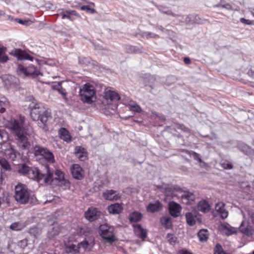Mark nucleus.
<instances>
[{"label": "nucleus", "instance_id": "nucleus-1", "mask_svg": "<svg viewBox=\"0 0 254 254\" xmlns=\"http://www.w3.org/2000/svg\"><path fill=\"white\" fill-rule=\"evenodd\" d=\"M22 120L11 119L8 122V128L15 136V140L18 147L23 150L30 151L31 144L29 140V135L25 129L22 127Z\"/></svg>", "mask_w": 254, "mask_h": 254}, {"label": "nucleus", "instance_id": "nucleus-2", "mask_svg": "<svg viewBox=\"0 0 254 254\" xmlns=\"http://www.w3.org/2000/svg\"><path fill=\"white\" fill-rule=\"evenodd\" d=\"M14 198L20 204H25L30 200V203H33L36 198L32 196L30 197V193L26 187L21 184H19L15 187Z\"/></svg>", "mask_w": 254, "mask_h": 254}, {"label": "nucleus", "instance_id": "nucleus-3", "mask_svg": "<svg viewBox=\"0 0 254 254\" xmlns=\"http://www.w3.org/2000/svg\"><path fill=\"white\" fill-rule=\"evenodd\" d=\"M79 95L83 102L91 103L96 99V92L94 86L89 83L85 84L80 89Z\"/></svg>", "mask_w": 254, "mask_h": 254}, {"label": "nucleus", "instance_id": "nucleus-4", "mask_svg": "<svg viewBox=\"0 0 254 254\" xmlns=\"http://www.w3.org/2000/svg\"><path fill=\"white\" fill-rule=\"evenodd\" d=\"M45 169V172H41L42 176L40 178V181L43 180L45 184L56 186H61L66 182V179H60L59 177L57 176L54 178L53 173L51 171L49 165H46Z\"/></svg>", "mask_w": 254, "mask_h": 254}, {"label": "nucleus", "instance_id": "nucleus-5", "mask_svg": "<svg viewBox=\"0 0 254 254\" xmlns=\"http://www.w3.org/2000/svg\"><path fill=\"white\" fill-rule=\"evenodd\" d=\"M18 172L38 182H40L42 172L37 168H30L26 164H22L19 167Z\"/></svg>", "mask_w": 254, "mask_h": 254}, {"label": "nucleus", "instance_id": "nucleus-6", "mask_svg": "<svg viewBox=\"0 0 254 254\" xmlns=\"http://www.w3.org/2000/svg\"><path fill=\"white\" fill-rule=\"evenodd\" d=\"M114 232V228L106 223L102 224L99 227V234L101 237L111 244L116 240Z\"/></svg>", "mask_w": 254, "mask_h": 254}, {"label": "nucleus", "instance_id": "nucleus-7", "mask_svg": "<svg viewBox=\"0 0 254 254\" xmlns=\"http://www.w3.org/2000/svg\"><path fill=\"white\" fill-rule=\"evenodd\" d=\"M33 152L36 156H41L47 162L53 163L55 162V157L53 153L47 148L36 145L33 147Z\"/></svg>", "mask_w": 254, "mask_h": 254}, {"label": "nucleus", "instance_id": "nucleus-8", "mask_svg": "<svg viewBox=\"0 0 254 254\" xmlns=\"http://www.w3.org/2000/svg\"><path fill=\"white\" fill-rule=\"evenodd\" d=\"M18 74H23L25 76H31L36 77L41 74V72L34 66L30 65L25 67L21 64H19L17 68Z\"/></svg>", "mask_w": 254, "mask_h": 254}, {"label": "nucleus", "instance_id": "nucleus-9", "mask_svg": "<svg viewBox=\"0 0 254 254\" xmlns=\"http://www.w3.org/2000/svg\"><path fill=\"white\" fill-rule=\"evenodd\" d=\"M1 148L2 151L7 157L11 160H14L16 159L17 152L14 149V146L10 143L4 142L2 144Z\"/></svg>", "mask_w": 254, "mask_h": 254}, {"label": "nucleus", "instance_id": "nucleus-10", "mask_svg": "<svg viewBox=\"0 0 254 254\" xmlns=\"http://www.w3.org/2000/svg\"><path fill=\"white\" fill-rule=\"evenodd\" d=\"M52 117L51 112L48 110H45L39 118L40 122L38 123L39 126L45 131L49 129V124Z\"/></svg>", "mask_w": 254, "mask_h": 254}, {"label": "nucleus", "instance_id": "nucleus-11", "mask_svg": "<svg viewBox=\"0 0 254 254\" xmlns=\"http://www.w3.org/2000/svg\"><path fill=\"white\" fill-rule=\"evenodd\" d=\"M205 21V19L202 18L199 15L192 14L187 16L185 22L187 25H190L193 24H202Z\"/></svg>", "mask_w": 254, "mask_h": 254}, {"label": "nucleus", "instance_id": "nucleus-12", "mask_svg": "<svg viewBox=\"0 0 254 254\" xmlns=\"http://www.w3.org/2000/svg\"><path fill=\"white\" fill-rule=\"evenodd\" d=\"M101 212L96 208L90 207L85 212L84 215L86 219L92 222L97 219L100 215Z\"/></svg>", "mask_w": 254, "mask_h": 254}, {"label": "nucleus", "instance_id": "nucleus-13", "mask_svg": "<svg viewBox=\"0 0 254 254\" xmlns=\"http://www.w3.org/2000/svg\"><path fill=\"white\" fill-rule=\"evenodd\" d=\"M30 116L34 121H38L41 115L44 112L45 110L42 107H40L38 104H36L33 106H30Z\"/></svg>", "mask_w": 254, "mask_h": 254}, {"label": "nucleus", "instance_id": "nucleus-14", "mask_svg": "<svg viewBox=\"0 0 254 254\" xmlns=\"http://www.w3.org/2000/svg\"><path fill=\"white\" fill-rule=\"evenodd\" d=\"M239 229L240 232L248 237L252 236L254 233L253 227L248 222L242 221Z\"/></svg>", "mask_w": 254, "mask_h": 254}, {"label": "nucleus", "instance_id": "nucleus-15", "mask_svg": "<svg viewBox=\"0 0 254 254\" xmlns=\"http://www.w3.org/2000/svg\"><path fill=\"white\" fill-rule=\"evenodd\" d=\"M10 54L16 57L18 60H28L32 61L33 59L30 55L20 49L15 50L11 52Z\"/></svg>", "mask_w": 254, "mask_h": 254}, {"label": "nucleus", "instance_id": "nucleus-16", "mask_svg": "<svg viewBox=\"0 0 254 254\" xmlns=\"http://www.w3.org/2000/svg\"><path fill=\"white\" fill-rule=\"evenodd\" d=\"M73 177L76 180H81L83 177V170L78 164H73L71 168Z\"/></svg>", "mask_w": 254, "mask_h": 254}, {"label": "nucleus", "instance_id": "nucleus-17", "mask_svg": "<svg viewBox=\"0 0 254 254\" xmlns=\"http://www.w3.org/2000/svg\"><path fill=\"white\" fill-rule=\"evenodd\" d=\"M103 197L108 200H117L120 197V194H116V191L113 190H107L103 192Z\"/></svg>", "mask_w": 254, "mask_h": 254}, {"label": "nucleus", "instance_id": "nucleus-18", "mask_svg": "<svg viewBox=\"0 0 254 254\" xmlns=\"http://www.w3.org/2000/svg\"><path fill=\"white\" fill-rule=\"evenodd\" d=\"M180 205L174 202L171 201L169 204V211L170 215L174 217H177L179 215L180 212Z\"/></svg>", "mask_w": 254, "mask_h": 254}, {"label": "nucleus", "instance_id": "nucleus-19", "mask_svg": "<svg viewBox=\"0 0 254 254\" xmlns=\"http://www.w3.org/2000/svg\"><path fill=\"white\" fill-rule=\"evenodd\" d=\"M60 231V227L57 223H53L47 232V237L49 239H54L56 236L59 235Z\"/></svg>", "mask_w": 254, "mask_h": 254}, {"label": "nucleus", "instance_id": "nucleus-20", "mask_svg": "<svg viewBox=\"0 0 254 254\" xmlns=\"http://www.w3.org/2000/svg\"><path fill=\"white\" fill-rule=\"evenodd\" d=\"M180 197L183 202L186 204H191L195 198L193 193L189 191H184V193Z\"/></svg>", "mask_w": 254, "mask_h": 254}, {"label": "nucleus", "instance_id": "nucleus-21", "mask_svg": "<svg viewBox=\"0 0 254 254\" xmlns=\"http://www.w3.org/2000/svg\"><path fill=\"white\" fill-rule=\"evenodd\" d=\"M162 207V204L159 200H157L154 203H149L146 207V209L149 212L155 213L161 210Z\"/></svg>", "mask_w": 254, "mask_h": 254}, {"label": "nucleus", "instance_id": "nucleus-22", "mask_svg": "<svg viewBox=\"0 0 254 254\" xmlns=\"http://www.w3.org/2000/svg\"><path fill=\"white\" fill-rule=\"evenodd\" d=\"M196 213V211L189 212L186 213V221L189 225L192 226L195 224L197 216Z\"/></svg>", "mask_w": 254, "mask_h": 254}, {"label": "nucleus", "instance_id": "nucleus-23", "mask_svg": "<svg viewBox=\"0 0 254 254\" xmlns=\"http://www.w3.org/2000/svg\"><path fill=\"white\" fill-rule=\"evenodd\" d=\"M76 156L81 161H84L87 158V152L86 149L82 146H76L75 148Z\"/></svg>", "mask_w": 254, "mask_h": 254}, {"label": "nucleus", "instance_id": "nucleus-24", "mask_svg": "<svg viewBox=\"0 0 254 254\" xmlns=\"http://www.w3.org/2000/svg\"><path fill=\"white\" fill-rule=\"evenodd\" d=\"M59 14L62 16L63 19L66 18L71 21L73 20L74 19L71 17L72 15H74L77 17L79 16V14L76 12V11L73 10H62V11L60 12Z\"/></svg>", "mask_w": 254, "mask_h": 254}, {"label": "nucleus", "instance_id": "nucleus-25", "mask_svg": "<svg viewBox=\"0 0 254 254\" xmlns=\"http://www.w3.org/2000/svg\"><path fill=\"white\" fill-rule=\"evenodd\" d=\"M78 63L80 64L91 65L95 67L98 65V63L95 61H92L89 57H80L78 58Z\"/></svg>", "mask_w": 254, "mask_h": 254}, {"label": "nucleus", "instance_id": "nucleus-26", "mask_svg": "<svg viewBox=\"0 0 254 254\" xmlns=\"http://www.w3.org/2000/svg\"><path fill=\"white\" fill-rule=\"evenodd\" d=\"M133 227L135 230L136 235L144 241L147 237L146 230L143 229L140 224L134 225Z\"/></svg>", "mask_w": 254, "mask_h": 254}, {"label": "nucleus", "instance_id": "nucleus-27", "mask_svg": "<svg viewBox=\"0 0 254 254\" xmlns=\"http://www.w3.org/2000/svg\"><path fill=\"white\" fill-rule=\"evenodd\" d=\"M108 210L111 214H118L122 211L123 207L120 204L115 203L109 205L108 207Z\"/></svg>", "mask_w": 254, "mask_h": 254}, {"label": "nucleus", "instance_id": "nucleus-28", "mask_svg": "<svg viewBox=\"0 0 254 254\" xmlns=\"http://www.w3.org/2000/svg\"><path fill=\"white\" fill-rule=\"evenodd\" d=\"M157 8L158 10L162 13L164 14H166L167 15H170L174 17H177V18H181V19L178 18L177 19V21L178 22H184V16L181 15H178L172 12V11L171 10H164V9L159 5H156Z\"/></svg>", "mask_w": 254, "mask_h": 254}, {"label": "nucleus", "instance_id": "nucleus-29", "mask_svg": "<svg viewBox=\"0 0 254 254\" xmlns=\"http://www.w3.org/2000/svg\"><path fill=\"white\" fill-rule=\"evenodd\" d=\"M197 209L200 211L206 213L210 210V205L206 200H203L198 202Z\"/></svg>", "mask_w": 254, "mask_h": 254}, {"label": "nucleus", "instance_id": "nucleus-30", "mask_svg": "<svg viewBox=\"0 0 254 254\" xmlns=\"http://www.w3.org/2000/svg\"><path fill=\"white\" fill-rule=\"evenodd\" d=\"M105 97L106 99H109L111 101L119 100L120 99V97L117 92L110 90L105 91Z\"/></svg>", "mask_w": 254, "mask_h": 254}, {"label": "nucleus", "instance_id": "nucleus-31", "mask_svg": "<svg viewBox=\"0 0 254 254\" xmlns=\"http://www.w3.org/2000/svg\"><path fill=\"white\" fill-rule=\"evenodd\" d=\"M65 251L68 254H77L79 253V247L74 244H65Z\"/></svg>", "mask_w": 254, "mask_h": 254}, {"label": "nucleus", "instance_id": "nucleus-32", "mask_svg": "<svg viewBox=\"0 0 254 254\" xmlns=\"http://www.w3.org/2000/svg\"><path fill=\"white\" fill-rule=\"evenodd\" d=\"M52 88L54 90H57L61 94L64 99L67 100L66 98V92L65 90L64 89L62 86V82H59L52 86Z\"/></svg>", "mask_w": 254, "mask_h": 254}, {"label": "nucleus", "instance_id": "nucleus-33", "mask_svg": "<svg viewBox=\"0 0 254 254\" xmlns=\"http://www.w3.org/2000/svg\"><path fill=\"white\" fill-rule=\"evenodd\" d=\"M60 138L68 142L71 141V136L69 132L65 128H62L59 131Z\"/></svg>", "mask_w": 254, "mask_h": 254}, {"label": "nucleus", "instance_id": "nucleus-34", "mask_svg": "<svg viewBox=\"0 0 254 254\" xmlns=\"http://www.w3.org/2000/svg\"><path fill=\"white\" fill-rule=\"evenodd\" d=\"M142 215L141 213L137 211H134L130 213L128 216L130 222H138L142 218Z\"/></svg>", "mask_w": 254, "mask_h": 254}, {"label": "nucleus", "instance_id": "nucleus-35", "mask_svg": "<svg viewBox=\"0 0 254 254\" xmlns=\"http://www.w3.org/2000/svg\"><path fill=\"white\" fill-rule=\"evenodd\" d=\"M126 52L130 54L141 53L142 52V48H140L136 46L131 45H127L125 47Z\"/></svg>", "mask_w": 254, "mask_h": 254}, {"label": "nucleus", "instance_id": "nucleus-36", "mask_svg": "<svg viewBox=\"0 0 254 254\" xmlns=\"http://www.w3.org/2000/svg\"><path fill=\"white\" fill-rule=\"evenodd\" d=\"M161 224L166 229H170L172 226L171 218L169 216H163L160 219Z\"/></svg>", "mask_w": 254, "mask_h": 254}, {"label": "nucleus", "instance_id": "nucleus-37", "mask_svg": "<svg viewBox=\"0 0 254 254\" xmlns=\"http://www.w3.org/2000/svg\"><path fill=\"white\" fill-rule=\"evenodd\" d=\"M197 235L200 242H206L208 238V231L207 229H201L198 232Z\"/></svg>", "mask_w": 254, "mask_h": 254}, {"label": "nucleus", "instance_id": "nucleus-38", "mask_svg": "<svg viewBox=\"0 0 254 254\" xmlns=\"http://www.w3.org/2000/svg\"><path fill=\"white\" fill-rule=\"evenodd\" d=\"M164 189V192L167 196H171L172 198L174 197H179L176 193H174L173 187L169 185L165 186Z\"/></svg>", "mask_w": 254, "mask_h": 254}, {"label": "nucleus", "instance_id": "nucleus-39", "mask_svg": "<svg viewBox=\"0 0 254 254\" xmlns=\"http://www.w3.org/2000/svg\"><path fill=\"white\" fill-rule=\"evenodd\" d=\"M29 233L33 237L34 239H37L41 234V230L36 226L32 227L29 230Z\"/></svg>", "mask_w": 254, "mask_h": 254}, {"label": "nucleus", "instance_id": "nucleus-40", "mask_svg": "<svg viewBox=\"0 0 254 254\" xmlns=\"http://www.w3.org/2000/svg\"><path fill=\"white\" fill-rule=\"evenodd\" d=\"M0 168H2L6 171L11 170V167L8 162L4 158H0Z\"/></svg>", "mask_w": 254, "mask_h": 254}, {"label": "nucleus", "instance_id": "nucleus-41", "mask_svg": "<svg viewBox=\"0 0 254 254\" xmlns=\"http://www.w3.org/2000/svg\"><path fill=\"white\" fill-rule=\"evenodd\" d=\"M155 80V79L153 76L151 75H147L144 79L145 86H149L151 89H152V84L154 83Z\"/></svg>", "mask_w": 254, "mask_h": 254}, {"label": "nucleus", "instance_id": "nucleus-42", "mask_svg": "<svg viewBox=\"0 0 254 254\" xmlns=\"http://www.w3.org/2000/svg\"><path fill=\"white\" fill-rule=\"evenodd\" d=\"M238 148L240 151L245 154H247L251 152L250 147L246 144H239L238 145Z\"/></svg>", "mask_w": 254, "mask_h": 254}, {"label": "nucleus", "instance_id": "nucleus-43", "mask_svg": "<svg viewBox=\"0 0 254 254\" xmlns=\"http://www.w3.org/2000/svg\"><path fill=\"white\" fill-rule=\"evenodd\" d=\"M214 254H231L223 250L221 245L217 244L214 249Z\"/></svg>", "mask_w": 254, "mask_h": 254}, {"label": "nucleus", "instance_id": "nucleus-44", "mask_svg": "<svg viewBox=\"0 0 254 254\" xmlns=\"http://www.w3.org/2000/svg\"><path fill=\"white\" fill-rule=\"evenodd\" d=\"M140 35L141 37L146 39L155 38L158 37L157 34L150 32H142Z\"/></svg>", "mask_w": 254, "mask_h": 254}, {"label": "nucleus", "instance_id": "nucleus-45", "mask_svg": "<svg viewBox=\"0 0 254 254\" xmlns=\"http://www.w3.org/2000/svg\"><path fill=\"white\" fill-rule=\"evenodd\" d=\"M166 239L171 245H175L177 242V238L173 234L169 233L166 236Z\"/></svg>", "mask_w": 254, "mask_h": 254}, {"label": "nucleus", "instance_id": "nucleus-46", "mask_svg": "<svg viewBox=\"0 0 254 254\" xmlns=\"http://www.w3.org/2000/svg\"><path fill=\"white\" fill-rule=\"evenodd\" d=\"M15 21L16 22H17L18 23H19V24H21L22 25H25L26 26H29L33 23L32 21L29 20V19L23 20V19H21L16 18Z\"/></svg>", "mask_w": 254, "mask_h": 254}, {"label": "nucleus", "instance_id": "nucleus-47", "mask_svg": "<svg viewBox=\"0 0 254 254\" xmlns=\"http://www.w3.org/2000/svg\"><path fill=\"white\" fill-rule=\"evenodd\" d=\"M9 104L6 97L0 94V106L9 107Z\"/></svg>", "mask_w": 254, "mask_h": 254}, {"label": "nucleus", "instance_id": "nucleus-48", "mask_svg": "<svg viewBox=\"0 0 254 254\" xmlns=\"http://www.w3.org/2000/svg\"><path fill=\"white\" fill-rule=\"evenodd\" d=\"M224 230L226 231V234L228 236L231 235L233 234H234L236 232V231L235 230L234 228L233 227H229L227 226H223Z\"/></svg>", "mask_w": 254, "mask_h": 254}, {"label": "nucleus", "instance_id": "nucleus-49", "mask_svg": "<svg viewBox=\"0 0 254 254\" xmlns=\"http://www.w3.org/2000/svg\"><path fill=\"white\" fill-rule=\"evenodd\" d=\"M80 9L82 10H85L88 13L94 14L96 12V11L93 9L91 8L89 5H82L81 6Z\"/></svg>", "mask_w": 254, "mask_h": 254}, {"label": "nucleus", "instance_id": "nucleus-50", "mask_svg": "<svg viewBox=\"0 0 254 254\" xmlns=\"http://www.w3.org/2000/svg\"><path fill=\"white\" fill-rule=\"evenodd\" d=\"M13 77L11 75L5 76L2 78L5 85H9L12 83L11 80Z\"/></svg>", "mask_w": 254, "mask_h": 254}, {"label": "nucleus", "instance_id": "nucleus-51", "mask_svg": "<svg viewBox=\"0 0 254 254\" xmlns=\"http://www.w3.org/2000/svg\"><path fill=\"white\" fill-rule=\"evenodd\" d=\"M225 204L222 202H218L215 204V210L218 213L224 209Z\"/></svg>", "mask_w": 254, "mask_h": 254}, {"label": "nucleus", "instance_id": "nucleus-52", "mask_svg": "<svg viewBox=\"0 0 254 254\" xmlns=\"http://www.w3.org/2000/svg\"><path fill=\"white\" fill-rule=\"evenodd\" d=\"M10 228L14 231H18L21 230V226L18 222H14L11 224Z\"/></svg>", "mask_w": 254, "mask_h": 254}, {"label": "nucleus", "instance_id": "nucleus-53", "mask_svg": "<svg viewBox=\"0 0 254 254\" xmlns=\"http://www.w3.org/2000/svg\"><path fill=\"white\" fill-rule=\"evenodd\" d=\"M214 6H215V7H222V8H226L227 10H232V6L229 3H227V4H221V3H219L218 4H216V5H214Z\"/></svg>", "mask_w": 254, "mask_h": 254}, {"label": "nucleus", "instance_id": "nucleus-54", "mask_svg": "<svg viewBox=\"0 0 254 254\" xmlns=\"http://www.w3.org/2000/svg\"><path fill=\"white\" fill-rule=\"evenodd\" d=\"M130 108L131 110H132L133 112H136L137 113H140L142 111L140 107L136 104L131 105Z\"/></svg>", "mask_w": 254, "mask_h": 254}, {"label": "nucleus", "instance_id": "nucleus-55", "mask_svg": "<svg viewBox=\"0 0 254 254\" xmlns=\"http://www.w3.org/2000/svg\"><path fill=\"white\" fill-rule=\"evenodd\" d=\"M27 241H28L26 239L21 240L18 243V246H19L22 249H24L25 247L27 246Z\"/></svg>", "mask_w": 254, "mask_h": 254}, {"label": "nucleus", "instance_id": "nucleus-56", "mask_svg": "<svg viewBox=\"0 0 254 254\" xmlns=\"http://www.w3.org/2000/svg\"><path fill=\"white\" fill-rule=\"evenodd\" d=\"M191 155L192 156V157L194 158V160L197 161L199 162H201L202 160L200 158V155L195 152L192 151Z\"/></svg>", "mask_w": 254, "mask_h": 254}, {"label": "nucleus", "instance_id": "nucleus-57", "mask_svg": "<svg viewBox=\"0 0 254 254\" xmlns=\"http://www.w3.org/2000/svg\"><path fill=\"white\" fill-rule=\"evenodd\" d=\"M176 127L178 129H181L185 132H189V129L188 127H186L184 125L178 124L176 125Z\"/></svg>", "mask_w": 254, "mask_h": 254}, {"label": "nucleus", "instance_id": "nucleus-58", "mask_svg": "<svg viewBox=\"0 0 254 254\" xmlns=\"http://www.w3.org/2000/svg\"><path fill=\"white\" fill-rule=\"evenodd\" d=\"M56 176L59 177L60 179H65L64 173L59 170H57L55 173Z\"/></svg>", "mask_w": 254, "mask_h": 254}, {"label": "nucleus", "instance_id": "nucleus-59", "mask_svg": "<svg viewBox=\"0 0 254 254\" xmlns=\"http://www.w3.org/2000/svg\"><path fill=\"white\" fill-rule=\"evenodd\" d=\"M89 245L88 242L87 241H83L80 243H79L77 246L79 247V249L80 248L82 247L83 249H86Z\"/></svg>", "mask_w": 254, "mask_h": 254}, {"label": "nucleus", "instance_id": "nucleus-60", "mask_svg": "<svg viewBox=\"0 0 254 254\" xmlns=\"http://www.w3.org/2000/svg\"><path fill=\"white\" fill-rule=\"evenodd\" d=\"M7 134L4 129H0V138L3 140L5 137L7 138Z\"/></svg>", "mask_w": 254, "mask_h": 254}, {"label": "nucleus", "instance_id": "nucleus-61", "mask_svg": "<svg viewBox=\"0 0 254 254\" xmlns=\"http://www.w3.org/2000/svg\"><path fill=\"white\" fill-rule=\"evenodd\" d=\"M221 217L224 219L226 218L228 215V212L227 211H226L225 209H223L222 211H220V213H219Z\"/></svg>", "mask_w": 254, "mask_h": 254}, {"label": "nucleus", "instance_id": "nucleus-62", "mask_svg": "<svg viewBox=\"0 0 254 254\" xmlns=\"http://www.w3.org/2000/svg\"><path fill=\"white\" fill-rule=\"evenodd\" d=\"M8 60V56L5 54L0 56V63H4L6 62Z\"/></svg>", "mask_w": 254, "mask_h": 254}, {"label": "nucleus", "instance_id": "nucleus-63", "mask_svg": "<svg viewBox=\"0 0 254 254\" xmlns=\"http://www.w3.org/2000/svg\"><path fill=\"white\" fill-rule=\"evenodd\" d=\"M95 49L97 51H106L107 50L106 48H104L102 46L99 45H94Z\"/></svg>", "mask_w": 254, "mask_h": 254}, {"label": "nucleus", "instance_id": "nucleus-64", "mask_svg": "<svg viewBox=\"0 0 254 254\" xmlns=\"http://www.w3.org/2000/svg\"><path fill=\"white\" fill-rule=\"evenodd\" d=\"M240 22L242 23L247 24V25H250L252 24V22L249 20L246 19L244 18H241L240 19Z\"/></svg>", "mask_w": 254, "mask_h": 254}]
</instances>
